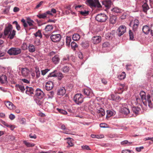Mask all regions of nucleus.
I'll return each instance as SVG.
<instances>
[{
    "label": "nucleus",
    "instance_id": "49",
    "mask_svg": "<svg viewBox=\"0 0 153 153\" xmlns=\"http://www.w3.org/2000/svg\"><path fill=\"white\" fill-rule=\"evenodd\" d=\"M48 98H52L54 95V92L53 91H51L50 92H49L48 94Z\"/></svg>",
    "mask_w": 153,
    "mask_h": 153
},
{
    "label": "nucleus",
    "instance_id": "44",
    "mask_svg": "<svg viewBox=\"0 0 153 153\" xmlns=\"http://www.w3.org/2000/svg\"><path fill=\"white\" fill-rule=\"evenodd\" d=\"M13 24L15 25L16 29L18 30H20L21 27L20 26L16 21L13 22Z\"/></svg>",
    "mask_w": 153,
    "mask_h": 153
},
{
    "label": "nucleus",
    "instance_id": "50",
    "mask_svg": "<svg viewBox=\"0 0 153 153\" xmlns=\"http://www.w3.org/2000/svg\"><path fill=\"white\" fill-rule=\"evenodd\" d=\"M57 110L61 114H67V112L63 109H61L58 108H57Z\"/></svg>",
    "mask_w": 153,
    "mask_h": 153
},
{
    "label": "nucleus",
    "instance_id": "34",
    "mask_svg": "<svg viewBox=\"0 0 153 153\" xmlns=\"http://www.w3.org/2000/svg\"><path fill=\"white\" fill-rule=\"evenodd\" d=\"M80 14L82 16H86L88 15L89 13V11L85 10H81L79 11Z\"/></svg>",
    "mask_w": 153,
    "mask_h": 153
},
{
    "label": "nucleus",
    "instance_id": "31",
    "mask_svg": "<svg viewBox=\"0 0 153 153\" xmlns=\"http://www.w3.org/2000/svg\"><path fill=\"white\" fill-rule=\"evenodd\" d=\"M16 31L15 30H13L12 32H10L8 35V38L10 39H13L16 35Z\"/></svg>",
    "mask_w": 153,
    "mask_h": 153
},
{
    "label": "nucleus",
    "instance_id": "5",
    "mask_svg": "<svg viewBox=\"0 0 153 153\" xmlns=\"http://www.w3.org/2000/svg\"><path fill=\"white\" fill-rule=\"evenodd\" d=\"M95 1L94 2L93 0H86L89 5L91 7H97L98 8L101 7V6L98 0Z\"/></svg>",
    "mask_w": 153,
    "mask_h": 153
},
{
    "label": "nucleus",
    "instance_id": "51",
    "mask_svg": "<svg viewBox=\"0 0 153 153\" xmlns=\"http://www.w3.org/2000/svg\"><path fill=\"white\" fill-rule=\"evenodd\" d=\"M71 39L70 37H67L66 38V44L67 46H69L70 45V43L71 41Z\"/></svg>",
    "mask_w": 153,
    "mask_h": 153
},
{
    "label": "nucleus",
    "instance_id": "22",
    "mask_svg": "<svg viewBox=\"0 0 153 153\" xmlns=\"http://www.w3.org/2000/svg\"><path fill=\"white\" fill-rule=\"evenodd\" d=\"M111 1L110 0L104 1L102 2V4L104 5L105 7L107 8L110 7L111 4Z\"/></svg>",
    "mask_w": 153,
    "mask_h": 153
},
{
    "label": "nucleus",
    "instance_id": "11",
    "mask_svg": "<svg viewBox=\"0 0 153 153\" xmlns=\"http://www.w3.org/2000/svg\"><path fill=\"white\" fill-rule=\"evenodd\" d=\"M13 29V26L12 25L9 24L8 26L5 27L4 31V34L5 36L8 35L9 33L11 32Z\"/></svg>",
    "mask_w": 153,
    "mask_h": 153
},
{
    "label": "nucleus",
    "instance_id": "63",
    "mask_svg": "<svg viewBox=\"0 0 153 153\" xmlns=\"http://www.w3.org/2000/svg\"><path fill=\"white\" fill-rule=\"evenodd\" d=\"M143 148L144 147L143 146H141L139 147H136V150L138 152H140L142 149H143Z\"/></svg>",
    "mask_w": 153,
    "mask_h": 153
},
{
    "label": "nucleus",
    "instance_id": "9",
    "mask_svg": "<svg viewBox=\"0 0 153 153\" xmlns=\"http://www.w3.org/2000/svg\"><path fill=\"white\" fill-rule=\"evenodd\" d=\"M35 96L38 98L41 99L44 96V93L40 89L37 88L36 91Z\"/></svg>",
    "mask_w": 153,
    "mask_h": 153
},
{
    "label": "nucleus",
    "instance_id": "48",
    "mask_svg": "<svg viewBox=\"0 0 153 153\" xmlns=\"http://www.w3.org/2000/svg\"><path fill=\"white\" fill-rule=\"evenodd\" d=\"M21 22L22 23L23 25L24 26L25 28L27 27L28 25L27 24V22H26L25 20L24 19H22L21 20Z\"/></svg>",
    "mask_w": 153,
    "mask_h": 153
},
{
    "label": "nucleus",
    "instance_id": "20",
    "mask_svg": "<svg viewBox=\"0 0 153 153\" xmlns=\"http://www.w3.org/2000/svg\"><path fill=\"white\" fill-rule=\"evenodd\" d=\"M140 108L138 107L134 106L132 108V111L135 114L136 116L138 114L139 112L140 111Z\"/></svg>",
    "mask_w": 153,
    "mask_h": 153
},
{
    "label": "nucleus",
    "instance_id": "28",
    "mask_svg": "<svg viewBox=\"0 0 153 153\" xmlns=\"http://www.w3.org/2000/svg\"><path fill=\"white\" fill-rule=\"evenodd\" d=\"M23 143L27 147H33L35 145L34 144L29 143L25 140L23 141Z\"/></svg>",
    "mask_w": 153,
    "mask_h": 153
},
{
    "label": "nucleus",
    "instance_id": "38",
    "mask_svg": "<svg viewBox=\"0 0 153 153\" xmlns=\"http://www.w3.org/2000/svg\"><path fill=\"white\" fill-rule=\"evenodd\" d=\"M16 87L17 88H19L20 90L22 92H23L25 90L24 88V87L21 85L16 84Z\"/></svg>",
    "mask_w": 153,
    "mask_h": 153
},
{
    "label": "nucleus",
    "instance_id": "15",
    "mask_svg": "<svg viewBox=\"0 0 153 153\" xmlns=\"http://www.w3.org/2000/svg\"><path fill=\"white\" fill-rule=\"evenodd\" d=\"M53 86V83L51 81H49L47 82L45 85V89L47 91L51 90Z\"/></svg>",
    "mask_w": 153,
    "mask_h": 153
},
{
    "label": "nucleus",
    "instance_id": "54",
    "mask_svg": "<svg viewBox=\"0 0 153 153\" xmlns=\"http://www.w3.org/2000/svg\"><path fill=\"white\" fill-rule=\"evenodd\" d=\"M71 46L72 48L74 49L77 46L76 44L74 42H73L71 43Z\"/></svg>",
    "mask_w": 153,
    "mask_h": 153
},
{
    "label": "nucleus",
    "instance_id": "55",
    "mask_svg": "<svg viewBox=\"0 0 153 153\" xmlns=\"http://www.w3.org/2000/svg\"><path fill=\"white\" fill-rule=\"evenodd\" d=\"M49 70H50L48 69H46L41 71L42 75H45Z\"/></svg>",
    "mask_w": 153,
    "mask_h": 153
},
{
    "label": "nucleus",
    "instance_id": "26",
    "mask_svg": "<svg viewBox=\"0 0 153 153\" xmlns=\"http://www.w3.org/2000/svg\"><path fill=\"white\" fill-rule=\"evenodd\" d=\"M111 11L115 13H122V10L118 7H115L112 9Z\"/></svg>",
    "mask_w": 153,
    "mask_h": 153
},
{
    "label": "nucleus",
    "instance_id": "39",
    "mask_svg": "<svg viewBox=\"0 0 153 153\" xmlns=\"http://www.w3.org/2000/svg\"><path fill=\"white\" fill-rule=\"evenodd\" d=\"M34 35L35 37H39L40 38H42V35L41 33V31L40 30H39L36 33H34Z\"/></svg>",
    "mask_w": 153,
    "mask_h": 153
},
{
    "label": "nucleus",
    "instance_id": "21",
    "mask_svg": "<svg viewBox=\"0 0 153 153\" xmlns=\"http://www.w3.org/2000/svg\"><path fill=\"white\" fill-rule=\"evenodd\" d=\"M142 30L145 34H148L150 31V28L147 25H145L143 26Z\"/></svg>",
    "mask_w": 153,
    "mask_h": 153
},
{
    "label": "nucleus",
    "instance_id": "58",
    "mask_svg": "<svg viewBox=\"0 0 153 153\" xmlns=\"http://www.w3.org/2000/svg\"><path fill=\"white\" fill-rule=\"evenodd\" d=\"M34 22L31 20H28L27 21V23L30 26H33V23Z\"/></svg>",
    "mask_w": 153,
    "mask_h": 153
},
{
    "label": "nucleus",
    "instance_id": "25",
    "mask_svg": "<svg viewBox=\"0 0 153 153\" xmlns=\"http://www.w3.org/2000/svg\"><path fill=\"white\" fill-rule=\"evenodd\" d=\"M29 51L31 53H33L35 51V48L34 45L32 44H29L28 46Z\"/></svg>",
    "mask_w": 153,
    "mask_h": 153
},
{
    "label": "nucleus",
    "instance_id": "19",
    "mask_svg": "<svg viewBox=\"0 0 153 153\" xmlns=\"http://www.w3.org/2000/svg\"><path fill=\"white\" fill-rule=\"evenodd\" d=\"M0 82L1 83H5L7 82V76L4 75H0Z\"/></svg>",
    "mask_w": 153,
    "mask_h": 153
},
{
    "label": "nucleus",
    "instance_id": "61",
    "mask_svg": "<svg viewBox=\"0 0 153 153\" xmlns=\"http://www.w3.org/2000/svg\"><path fill=\"white\" fill-rule=\"evenodd\" d=\"M78 55L80 59H82L83 58V54L81 52H79L78 53Z\"/></svg>",
    "mask_w": 153,
    "mask_h": 153
},
{
    "label": "nucleus",
    "instance_id": "23",
    "mask_svg": "<svg viewBox=\"0 0 153 153\" xmlns=\"http://www.w3.org/2000/svg\"><path fill=\"white\" fill-rule=\"evenodd\" d=\"M26 94H33V89L32 88L27 86L26 87Z\"/></svg>",
    "mask_w": 153,
    "mask_h": 153
},
{
    "label": "nucleus",
    "instance_id": "33",
    "mask_svg": "<svg viewBox=\"0 0 153 153\" xmlns=\"http://www.w3.org/2000/svg\"><path fill=\"white\" fill-rule=\"evenodd\" d=\"M53 27L52 25H48L46 26L45 28V31L48 32L50 31L53 29Z\"/></svg>",
    "mask_w": 153,
    "mask_h": 153
},
{
    "label": "nucleus",
    "instance_id": "40",
    "mask_svg": "<svg viewBox=\"0 0 153 153\" xmlns=\"http://www.w3.org/2000/svg\"><path fill=\"white\" fill-rule=\"evenodd\" d=\"M56 76L58 77L59 80H60L63 77V75L61 72L57 71V72Z\"/></svg>",
    "mask_w": 153,
    "mask_h": 153
},
{
    "label": "nucleus",
    "instance_id": "56",
    "mask_svg": "<svg viewBox=\"0 0 153 153\" xmlns=\"http://www.w3.org/2000/svg\"><path fill=\"white\" fill-rule=\"evenodd\" d=\"M129 33L130 36V39L131 40H133L134 38V35L133 32L130 30L129 31Z\"/></svg>",
    "mask_w": 153,
    "mask_h": 153
},
{
    "label": "nucleus",
    "instance_id": "57",
    "mask_svg": "<svg viewBox=\"0 0 153 153\" xmlns=\"http://www.w3.org/2000/svg\"><path fill=\"white\" fill-rule=\"evenodd\" d=\"M44 35L46 37V38L48 39L49 38L51 33L50 32L48 33V32L44 31L43 33Z\"/></svg>",
    "mask_w": 153,
    "mask_h": 153
},
{
    "label": "nucleus",
    "instance_id": "2",
    "mask_svg": "<svg viewBox=\"0 0 153 153\" xmlns=\"http://www.w3.org/2000/svg\"><path fill=\"white\" fill-rule=\"evenodd\" d=\"M22 52L21 49L18 48H11L7 51V53L10 55H17L20 54Z\"/></svg>",
    "mask_w": 153,
    "mask_h": 153
},
{
    "label": "nucleus",
    "instance_id": "47",
    "mask_svg": "<svg viewBox=\"0 0 153 153\" xmlns=\"http://www.w3.org/2000/svg\"><path fill=\"white\" fill-rule=\"evenodd\" d=\"M57 71H54L50 73L48 75L49 77H55L56 76Z\"/></svg>",
    "mask_w": 153,
    "mask_h": 153
},
{
    "label": "nucleus",
    "instance_id": "45",
    "mask_svg": "<svg viewBox=\"0 0 153 153\" xmlns=\"http://www.w3.org/2000/svg\"><path fill=\"white\" fill-rule=\"evenodd\" d=\"M120 87L118 88V93L119 94H121L123 91V88L124 87V85L121 84H120Z\"/></svg>",
    "mask_w": 153,
    "mask_h": 153
},
{
    "label": "nucleus",
    "instance_id": "4",
    "mask_svg": "<svg viewBox=\"0 0 153 153\" xmlns=\"http://www.w3.org/2000/svg\"><path fill=\"white\" fill-rule=\"evenodd\" d=\"M108 18L107 16L104 14H98L96 17L97 21L100 22H105Z\"/></svg>",
    "mask_w": 153,
    "mask_h": 153
},
{
    "label": "nucleus",
    "instance_id": "6",
    "mask_svg": "<svg viewBox=\"0 0 153 153\" xmlns=\"http://www.w3.org/2000/svg\"><path fill=\"white\" fill-rule=\"evenodd\" d=\"M139 24V20L137 19H135L134 21H132L130 22L129 25L132 27L133 31H136L138 29Z\"/></svg>",
    "mask_w": 153,
    "mask_h": 153
},
{
    "label": "nucleus",
    "instance_id": "29",
    "mask_svg": "<svg viewBox=\"0 0 153 153\" xmlns=\"http://www.w3.org/2000/svg\"><path fill=\"white\" fill-rule=\"evenodd\" d=\"M97 113L99 114V115L100 117H102L105 114L104 110L101 108L100 109L97 110Z\"/></svg>",
    "mask_w": 153,
    "mask_h": 153
},
{
    "label": "nucleus",
    "instance_id": "60",
    "mask_svg": "<svg viewBox=\"0 0 153 153\" xmlns=\"http://www.w3.org/2000/svg\"><path fill=\"white\" fill-rule=\"evenodd\" d=\"M115 97L114 94H111L109 96V98L111 100L115 101Z\"/></svg>",
    "mask_w": 153,
    "mask_h": 153
},
{
    "label": "nucleus",
    "instance_id": "37",
    "mask_svg": "<svg viewBox=\"0 0 153 153\" xmlns=\"http://www.w3.org/2000/svg\"><path fill=\"white\" fill-rule=\"evenodd\" d=\"M80 38V36L78 34H74L73 35V39L75 41L78 40Z\"/></svg>",
    "mask_w": 153,
    "mask_h": 153
},
{
    "label": "nucleus",
    "instance_id": "53",
    "mask_svg": "<svg viewBox=\"0 0 153 153\" xmlns=\"http://www.w3.org/2000/svg\"><path fill=\"white\" fill-rule=\"evenodd\" d=\"M110 45L109 43L107 42H104L102 44L103 47V48L108 47Z\"/></svg>",
    "mask_w": 153,
    "mask_h": 153
},
{
    "label": "nucleus",
    "instance_id": "41",
    "mask_svg": "<svg viewBox=\"0 0 153 153\" xmlns=\"http://www.w3.org/2000/svg\"><path fill=\"white\" fill-rule=\"evenodd\" d=\"M61 70L65 73H67L69 70V68L67 66H64L62 68Z\"/></svg>",
    "mask_w": 153,
    "mask_h": 153
},
{
    "label": "nucleus",
    "instance_id": "12",
    "mask_svg": "<svg viewBox=\"0 0 153 153\" xmlns=\"http://www.w3.org/2000/svg\"><path fill=\"white\" fill-rule=\"evenodd\" d=\"M101 40V37L100 36H94L92 38V42L95 44L99 43Z\"/></svg>",
    "mask_w": 153,
    "mask_h": 153
},
{
    "label": "nucleus",
    "instance_id": "35",
    "mask_svg": "<svg viewBox=\"0 0 153 153\" xmlns=\"http://www.w3.org/2000/svg\"><path fill=\"white\" fill-rule=\"evenodd\" d=\"M113 36V34L111 33H108L105 35L106 39L109 40H111Z\"/></svg>",
    "mask_w": 153,
    "mask_h": 153
},
{
    "label": "nucleus",
    "instance_id": "7",
    "mask_svg": "<svg viewBox=\"0 0 153 153\" xmlns=\"http://www.w3.org/2000/svg\"><path fill=\"white\" fill-rule=\"evenodd\" d=\"M126 28L125 26L121 25L120 26L117 30V33L119 36H121L126 32Z\"/></svg>",
    "mask_w": 153,
    "mask_h": 153
},
{
    "label": "nucleus",
    "instance_id": "1",
    "mask_svg": "<svg viewBox=\"0 0 153 153\" xmlns=\"http://www.w3.org/2000/svg\"><path fill=\"white\" fill-rule=\"evenodd\" d=\"M139 95L140 97V98L139 96H136V100L137 103L140 104L142 102H143L144 105H147V100L146 98V93L143 91H141L139 93Z\"/></svg>",
    "mask_w": 153,
    "mask_h": 153
},
{
    "label": "nucleus",
    "instance_id": "30",
    "mask_svg": "<svg viewBox=\"0 0 153 153\" xmlns=\"http://www.w3.org/2000/svg\"><path fill=\"white\" fill-rule=\"evenodd\" d=\"M122 113L124 114L127 115L130 114V111L129 108L126 107H124L122 109Z\"/></svg>",
    "mask_w": 153,
    "mask_h": 153
},
{
    "label": "nucleus",
    "instance_id": "18",
    "mask_svg": "<svg viewBox=\"0 0 153 153\" xmlns=\"http://www.w3.org/2000/svg\"><path fill=\"white\" fill-rule=\"evenodd\" d=\"M66 93V90L64 87H62L58 89L57 94L60 96H63Z\"/></svg>",
    "mask_w": 153,
    "mask_h": 153
},
{
    "label": "nucleus",
    "instance_id": "59",
    "mask_svg": "<svg viewBox=\"0 0 153 153\" xmlns=\"http://www.w3.org/2000/svg\"><path fill=\"white\" fill-rule=\"evenodd\" d=\"M29 137L32 139H36V136L35 134H31L29 135Z\"/></svg>",
    "mask_w": 153,
    "mask_h": 153
},
{
    "label": "nucleus",
    "instance_id": "27",
    "mask_svg": "<svg viewBox=\"0 0 153 153\" xmlns=\"http://www.w3.org/2000/svg\"><path fill=\"white\" fill-rule=\"evenodd\" d=\"M61 128L64 131H63V132L64 133L66 134H69V130L67 128H66L65 125L64 124H62L61 125Z\"/></svg>",
    "mask_w": 153,
    "mask_h": 153
},
{
    "label": "nucleus",
    "instance_id": "14",
    "mask_svg": "<svg viewBox=\"0 0 153 153\" xmlns=\"http://www.w3.org/2000/svg\"><path fill=\"white\" fill-rule=\"evenodd\" d=\"M4 102L5 105L9 109L12 110L15 108V106L11 102L7 101H5Z\"/></svg>",
    "mask_w": 153,
    "mask_h": 153
},
{
    "label": "nucleus",
    "instance_id": "3",
    "mask_svg": "<svg viewBox=\"0 0 153 153\" xmlns=\"http://www.w3.org/2000/svg\"><path fill=\"white\" fill-rule=\"evenodd\" d=\"M83 99V96L81 94H76L74 97V100L78 105L82 103Z\"/></svg>",
    "mask_w": 153,
    "mask_h": 153
},
{
    "label": "nucleus",
    "instance_id": "10",
    "mask_svg": "<svg viewBox=\"0 0 153 153\" xmlns=\"http://www.w3.org/2000/svg\"><path fill=\"white\" fill-rule=\"evenodd\" d=\"M30 71L27 68H22L21 70L22 74L24 77H28L30 75Z\"/></svg>",
    "mask_w": 153,
    "mask_h": 153
},
{
    "label": "nucleus",
    "instance_id": "36",
    "mask_svg": "<svg viewBox=\"0 0 153 153\" xmlns=\"http://www.w3.org/2000/svg\"><path fill=\"white\" fill-rule=\"evenodd\" d=\"M116 17L113 16H111L109 19L110 22L112 24H114L116 22Z\"/></svg>",
    "mask_w": 153,
    "mask_h": 153
},
{
    "label": "nucleus",
    "instance_id": "52",
    "mask_svg": "<svg viewBox=\"0 0 153 153\" xmlns=\"http://www.w3.org/2000/svg\"><path fill=\"white\" fill-rule=\"evenodd\" d=\"M122 153H134V152L128 149L124 150L122 151Z\"/></svg>",
    "mask_w": 153,
    "mask_h": 153
},
{
    "label": "nucleus",
    "instance_id": "62",
    "mask_svg": "<svg viewBox=\"0 0 153 153\" xmlns=\"http://www.w3.org/2000/svg\"><path fill=\"white\" fill-rule=\"evenodd\" d=\"M21 81L27 84L30 83V80H28L26 79H21Z\"/></svg>",
    "mask_w": 153,
    "mask_h": 153
},
{
    "label": "nucleus",
    "instance_id": "46",
    "mask_svg": "<svg viewBox=\"0 0 153 153\" xmlns=\"http://www.w3.org/2000/svg\"><path fill=\"white\" fill-rule=\"evenodd\" d=\"M132 143L131 142H129L128 140H126L122 142L121 144L122 145L126 144L128 146H129Z\"/></svg>",
    "mask_w": 153,
    "mask_h": 153
},
{
    "label": "nucleus",
    "instance_id": "64",
    "mask_svg": "<svg viewBox=\"0 0 153 153\" xmlns=\"http://www.w3.org/2000/svg\"><path fill=\"white\" fill-rule=\"evenodd\" d=\"M36 102L37 104L39 105H42L43 103L42 102V101H41V100H36Z\"/></svg>",
    "mask_w": 153,
    "mask_h": 153
},
{
    "label": "nucleus",
    "instance_id": "32",
    "mask_svg": "<svg viewBox=\"0 0 153 153\" xmlns=\"http://www.w3.org/2000/svg\"><path fill=\"white\" fill-rule=\"evenodd\" d=\"M143 11L144 12H146L147 10L149 9V7L146 2H145L142 5Z\"/></svg>",
    "mask_w": 153,
    "mask_h": 153
},
{
    "label": "nucleus",
    "instance_id": "16",
    "mask_svg": "<svg viewBox=\"0 0 153 153\" xmlns=\"http://www.w3.org/2000/svg\"><path fill=\"white\" fill-rule=\"evenodd\" d=\"M60 59L59 56L58 55H56L52 57V61L53 64H57L59 63Z\"/></svg>",
    "mask_w": 153,
    "mask_h": 153
},
{
    "label": "nucleus",
    "instance_id": "24",
    "mask_svg": "<svg viewBox=\"0 0 153 153\" xmlns=\"http://www.w3.org/2000/svg\"><path fill=\"white\" fill-rule=\"evenodd\" d=\"M147 101L148 104V106L150 108H152L153 107V105L150 100V96L149 94L147 96Z\"/></svg>",
    "mask_w": 153,
    "mask_h": 153
},
{
    "label": "nucleus",
    "instance_id": "8",
    "mask_svg": "<svg viewBox=\"0 0 153 153\" xmlns=\"http://www.w3.org/2000/svg\"><path fill=\"white\" fill-rule=\"evenodd\" d=\"M52 41L55 42H59L61 38V35L59 34H52L50 36Z\"/></svg>",
    "mask_w": 153,
    "mask_h": 153
},
{
    "label": "nucleus",
    "instance_id": "13",
    "mask_svg": "<svg viewBox=\"0 0 153 153\" xmlns=\"http://www.w3.org/2000/svg\"><path fill=\"white\" fill-rule=\"evenodd\" d=\"M47 15H50L52 16L53 15L50 11H48L43 13L39 14L37 16L39 19H45L47 17Z\"/></svg>",
    "mask_w": 153,
    "mask_h": 153
},
{
    "label": "nucleus",
    "instance_id": "17",
    "mask_svg": "<svg viewBox=\"0 0 153 153\" xmlns=\"http://www.w3.org/2000/svg\"><path fill=\"white\" fill-rule=\"evenodd\" d=\"M83 92L87 96H89V97L92 96L93 94V92L92 90L89 88L85 89Z\"/></svg>",
    "mask_w": 153,
    "mask_h": 153
},
{
    "label": "nucleus",
    "instance_id": "42",
    "mask_svg": "<svg viewBox=\"0 0 153 153\" xmlns=\"http://www.w3.org/2000/svg\"><path fill=\"white\" fill-rule=\"evenodd\" d=\"M114 113L110 110H107L106 118H109L113 115Z\"/></svg>",
    "mask_w": 153,
    "mask_h": 153
},
{
    "label": "nucleus",
    "instance_id": "43",
    "mask_svg": "<svg viewBox=\"0 0 153 153\" xmlns=\"http://www.w3.org/2000/svg\"><path fill=\"white\" fill-rule=\"evenodd\" d=\"M126 77V74L125 72H123L118 76V78L120 80L124 79Z\"/></svg>",
    "mask_w": 153,
    "mask_h": 153
}]
</instances>
